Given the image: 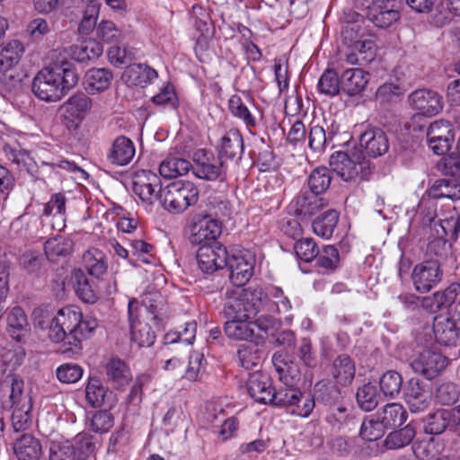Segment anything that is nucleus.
<instances>
[{
	"label": "nucleus",
	"mask_w": 460,
	"mask_h": 460,
	"mask_svg": "<svg viewBox=\"0 0 460 460\" xmlns=\"http://www.w3.org/2000/svg\"><path fill=\"white\" fill-rule=\"evenodd\" d=\"M98 326L94 318L83 319L75 306L61 308L51 320L49 337L54 342H63L64 351L78 352L82 341L86 339Z\"/></svg>",
	"instance_id": "f257e3e1"
},
{
	"label": "nucleus",
	"mask_w": 460,
	"mask_h": 460,
	"mask_svg": "<svg viewBox=\"0 0 460 460\" xmlns=\"http://www.w3.org/2000/svg\"><path fill=\"white\" fill-rule=\"evenodd\" d=\"M78 79L74 65L61 62L41 69L33 79L31 89L39 99L57 102L77 84Z\"/></svg>",
	"instance_id": "f03ea898"
},
{
	"label": "nucleus",
	"mask_w": 460,
	"mask_h": 460,
	"mask_svg": "<svg viewBox=\"0 0 460 460\" xmlns=\"http://www.w3.org/2000/svg\"><path fill=\"white\" fill-rule=\"evenodd\" d=\"M331 169L343 181H355L358 178L367 179L370 174V162L361 150L354 149L349 154L337 151L329 159Z\"/></svg>",
	"instance_id": "7ed1b4c3"
},
{
	"label": "nucleus",
	"mask_w": 460,
	"mask_h": 460,
	"mask_svg": "<svg viewBox=\"0 0 460 460\" xmlns=\"http://www.w3.org/2000/svg\"><path fill=\"white\" fill-rule=\"evenodd\" d=\"M198 189L190 181H174L167 185L159 194V202L164 209L181 213L198 200Z\"/></svg>",
	"instance_id": "20e7f679"
},
{
	"label": "nucleus",
	"mask_w": 460,
	"mask_h": 460,
	"mask_svg": "<svg viewBox=\"0 0 460 460\" xmlns=\"http://www.w3.org/2000/svg\"><path fill=\"white\" fill-rule=\"evenodd\" d=\"M245 289L234 288L225 292V303L221 314L226 321L252 319L257 314L255 304L249 300Z\"/></svg>",
	"instance_id": "39448f33"
},
{
	"label": "nucleus",
	"mask_w": 460,
	"mask_h": 460,
	"mask_svg": "<svg viewBox=\"0 0 460 460\" xmlns=\"http://www.w3.org/2000/svg\"><path fill=\"white\" fill-rule=\"evenodd\" d=\"M193 173L199 179L214 181L226 177L228 164L219 156L207 149H199L193 154Z\"/></svg>",
	"instance_id": "423d86ee"
},
{
	"label": "nucleus",
	"mask_w": 460,
	"mask_h": 460,
	"mask_svg": "<svg viewBox=\"0 0 460 460\" xmlns=\"http://www.w3.org/2000/svg\"><path fill=\"white\" fill-rule=\"evenodd\" d=\"M455 137L453 126L446 119L430 123L427 129L428 146L438 155H445L450 150Z\"/></svg>",
	"instance_id": "0eeeda50"
},
{
	"label": "nucleus",
	"mask_w": 460,
	"mask_h": 460,
	"mask_svg": "<svg viewBox=\"0 0 460 460\" xmlns=\"http://www.w3.org/2000/svg\"><path fill=\"white\" fill-rule=\"evenodd\" d=\"M443 270L437 260L425 261L415 265L411 273V280L415 289L426 293L436 287L442 279Z\"/></svg>",
	"instance_id": "6e6552de"
},
{
	"label": "nucleus",
	"mask_w": 460,
	"mask_h": 460,
	"mask_svg": "<svg viewBox=\"0 0 460 460\" xmlns=\"http://www.w3.org/2000/svg\"><path fill=\"white\" fill-rule=\"evenodd\" d=\"M140 305L138 302L132 299L128 305V322L131 330V341L139 348L151 347L155 341L156 335L150 325L139 320Z\"/></svg>",
	"instance_id": "1a4fd4ad"
},
{
	"label": "nucleus",
	"mask_w": 460,
	"mask_h": 460,
	"mask_svg": "<svg viewBox=\"0 0 460 460\" xmlns=\"http://www.w3.org/2000/svg\"><path fill=\"white\" fill-rule=\"evenodd\" d=\"M132 190L142 201L150 205L159 200V194L163 190L160 178L148 170H141L134 173Z\"/></svg>",
	"instance_id": "9d476101"
},
{
	"label": "nucleus",
	"mask_w": 460,
	"mask_h": 460,
	"mask_svg": "<svg viewBox=\"0 0 460 460\" xmlns=\"http://www.w3.org/2000/svg\"><path fill=\"white\" fill-rule=\"evenodd\" d=\"M460 425V407L439 409L427 415L424 430L428 434L439 435L447 429H456Z\"/></svg>",
	"instance_id": "9b49d317"
},
{
	"label": "nucleus",
	"mask_w": 460,
	"mask_h": 460,
	"mask_svg": "<svg viewBox=\"0 0 460 460\" xmlns=\"http://www.w3.org/2000/svg\"><path fill=\"white\" fill-rule=\"evenodd\" d=\"M408 101L413 109L420 111L414 116V121L421 119V116H435L443 109L442 97L429 89L415 90L409 95Z\"/></svg>",
	"instance_id": "f8f14e48"
},
{
	"label": "nucleus",
	"mask_w": 460,
	"mask_h": 460,
	"mask_svg": "<svg viewBox=\"0 0 460 460\" xmlns=\"http://www.w3.org/2000/svg\"><path fill=\"white\" fill-rule=\"evenodd\" d=\"M228 252L226 248L220 244L203 245L199 247L196 259L199 270L206 274L226 267Z\"/></svg>",
	"instance_id": "ddd939ff"
},
{
	"label": "nucleus",
	"mask_w": 460,
	"mask_h": 460,
	"mask_svg": "<svg viewBox=\"0 0 460 460\" xmlns=\"http://www.w3.org/2000/svg\"><path fill=\"white\" fill-rule=\"evenodd\" d=\"M402 392L404 402L413 413L425 411L430 404L431 394L427 385L418 378L407 381Z\"/></svg>",
	"instance_id": "4468645a"
},
{
	"label": "nucleus",
	"mask_w": 460,
	"mask_h": 460,
	"mask_svg": "<svg viewBox=\"0 0 460 460\" xmlns=\"http://www.w3.org/2000/svg\"><path fill=\"white\" fill-rule=\"evenodd\" d=\"M368 19L378 28H388L400 19L396 0H375L368 7Z\"/></svg>",
	"instance_id": "2eb2a0df"
},
{
	"label": "nucleus",
	"mask_w": 460,
	"mask_h": 460,
	"mask_svg": "<svg viewBox=\"0 0 460 460\" xmlns=\"http://www.w3.org/2000/svg\"><path fill=\"white\" fill-rule=\"evenodd\" d=\"M447 359L438 352L424 350L411 363L415 373L430 380L438 376L447 367Z\"/></svg>",
	"instance_id": "dca6fc26"
},
{
	"label": "nucleus",
	"mask_w": 460,
	"mask_h": 460,
	"mask_svg": "<svg viewBox=\"0 0 460 460\" xmlns=\"http://www.w3.org/2000/svg\"><path fill=\"white\" fill-rule=\"evenodd\" d=\"M360 147L364 149L365 155L377 158L387 153L389 150V140L385 132L377 127L367 126L359 137Z\"/></svg>",
	"instance_id": "f3484780"
},
{
	"label": "nucleus",
	"mask_w": 460,
	"mask_h": 460,
	"mask_svg": "<svg viewBox=\"0 0 460 460\" xmlns=\"http://www.w3.org/2000/svg\"><path fill=\"white\" fill-rule=\"evenodd\" d=\"M221 234V224L216 219L204 218L196 223L189 237L192 245L203 247V245L220 244L217 238Z\"/></svg>",
	"instance_id": "a211bd4d"
},
{
	"label": "nucleus",
	"mask_w": 460,
	"mask_h": 460,
	"mask_svg": "<svg viewBox=\"0 0 460 460\" xmlns=\"http://www.w3.org/2000/svg\"><path fill=\"white\" fill-rule=\"evenodd\" d=\"M217 155L221 160L238 164L243 154V139L238 129H230L221 138L217 146Z\"/></svg>",
	"instance_id": "6ab92c4d"
},
{
	"label": "nucleus",
	"mask_w": 460,
	"mask_h": 460,
	"mask_svg": "<svg viewBox=\"0 0 460 460\" xmlns=\"http://www.w3.org/2000/svg\"><path fill=\"white\" fill-rule=\"evenodd\" d=\"M328 200L313 192L298 194L292 202L294 213L301 219H309L320 210L328 207Z\"/></svg>",
	"instance_id": "aec40b11"
},
{
	"label": "nucleus",
	"mask_w": 460,
	"mask_h": 460,
	"mask_svg": "<svg viewBox=\"0 0 460 460\" xmlns=\"http://www.w3.org/2000/svg\"><path fill=\"white\" fill-rule=\"evenodd\" d=\"M278 371L280 372L281 370L278 368ZM279 374V379L284 383L286 387H281L278 390L273 388V393L271 394L268 404L279 407L297 404L302 398V393L295 388L296 377L295 376L288 377L286 375Z\"/></svg>",
	"instance_id": "412c9836"
},
{
	"label": "nucleus",
	"mask_w": 460,
	"mask_h": 460,
	"mask_svg": "<svg viewBox=\"0 0 460 460\" xmlns=\"http://www.w3.org/2000/svg\"><path fill=\"white\" fill-rule=\"evenodd\" d=\"M246 387L250 396L257 402L268 404L273 393L270 376L261 371L249 374Z\"/></svg>",
	"instance_id": "4be33fe9"
},
{
	"label": "nucleus",
	"mask_w": 460,
	"mask_h": 460,
	"mask_svg": "<svg viewBox=\"0 0 460 460\" xmlns=\"http://www.w3.org/2000/svg\"><path fill=\"white\" fill-rule=\"evenodd\" d=\"M230 270L229 279L235 288H242L253 273V261L252 258L247 259L244 255H227V264Z\"/></svg>",
	"instance_id": "5701e85b"
},
{
	"label": "nucleus",
	"mask_w": 460,
	"mask_h": 460,
	"mask_svg": "<svg viewBox=\"0 0 460 460\" xmlns=\"http://www.w3.org/2000/svg\"><path fill=\"white\" fill-rule=\"evenodd\" d=\"M224 331L226 336L235 341H249L257 342L263 339V334L254 332L252 319L226 321Z\"/></svg>",
	"instance_id": "b1692460"
},
{
	"label": "nucleus",
	"mask_w": 460,
	"mask_h": 460,
	"mask_svg": "<svg viewBox=\"0 0 460 460\" xmlns=\"http://www.w3.org/2000/svg\"><path fill=\"white\" fill-rule=\"evenodd\" d=\"M13 448L18 460H39L42 455L40 440L30 433L15 438Z\"/></svg>",
	"instance_id": "393cba45"
},
{
	"label": "nucleus",
	"mask_w": 460,
	"mask_h": 460,
	"mask_svg": "<svg viewBox=\"0 0 460 460\" xmlns=\"http://www.w3.org/2000/svg\"><path fill=\"white\" fill-rule=\"evenodd\" d=\"M91 108L92 100L84 93H75L62 105L65 117L77 123L85 118Z\"/></svg>",
	"instance_id": "a878e982"
},
{
	"label": "nucleus",
	"mask_w": 460,
	"mask_h": 460,
	"mask_svg": "<svg viewBox=\"0 0 460 460\" xmlns=\"http://www.w3.org/2000/svg\"><path fill=\"white\" fill-rule=\"evenodd\" d=\"M369 81V74L361 68L345 70L341 76V89L349 96L364 91Z\"/></svg>",
	"instance_id": "bb28decb"
},
{
	"label": "nucleus",
	"mask_w": 460,
	"mask_h": 460,
	"mask_svg": "<svg viewBox=\"0 0 460 460\" xmlns=\"http://www.w3.org/2000/svg\"><path fill=\"white\" fill-rule=\"evenodd\" d=\"M142 304L150 314V321L161 328L166 321L165 301L158 292H148L144 295Z\"/></svg>",
	"instance_id": "cd10ccee"
},
{
	"label": "nucleus",
	"mask_w": 460,
	"mask_h": 460,
	"mask_svg": "<svg viewBox=\"0 0 460 460\" xmlns=\"http://www.w3.org/2000/svg\"><path fill=\"white\" fill-rule=\"evenodd\" d=\"M157 72L144 64H131L123 72L122 79L129 85H140L144 87L157 78Z\"/></svg>",
	"instance_id": "c85d7f7f"
},
{
	"label": "nucleus",
	"mask_w": 460,
	"mask_h": 460,
	"mask_svg": "<svg viewBox=\"0 0 460 460\" xmlns=\"http://www.w3.org/2000/svg\"><path fill=\"white\" fill-rule=\"evenodd\" d=\"M433 331L436 341L445 346L456 345L460 339V330L445 316H437L434 319Z\"/></svg>",
	"instance_id": "c756f323"
},
{
	"label": "nucleus",
	"mask_w": 460,
	"mask_h": 460,
	"mask_svg": "<svg viewBox=\"0 0 460 460\" xmlns=\"http://www.w3.org/2000/svg\"><path fill=\"white\" fill-rule=\"evenodd\" d=\"M113 75L107 68H92L84 75V89L91 94L101 93L109 88Z\"/></svg>",
	"instance_id": "7c9ffc66"
},
{
	"label": "nucleus",
	"mask_w": 460,
	"mask_h": 460,
	"mask_svg": "<svg viewBox=\"0 0 460 460\" xmlns=\"http://www.w3.org/2000/svg\"><path fill=\"white\" fill-rule=\"evenodd\" d=\"M376 413L386 429L402 426L408 418V412L405 408L396 402L385 404Z\"/></svg>",
	"instance_id": "2f4dec72"
},
{
	"label": "nucleus",
	"mask_w": 460,
	"mask_h": 460,
	"mask_svg": "<svg viewBox=\"0 0 460 460\" xmlns=\"http://www.w3.org/2000/svg\"><path fill=\"white\" fill-rule=\"evenodd\" d=\"M134 155L135 146L133 142L129 138L120 136L113 141L108 158L112 164L126 165Z\"/></svg>",
	"instance_id": "473e14b6"
},
{
	"label": "nucleus",
	"mask_w": 460,
	"mask_h": 460,
	"mask_svg": "<svg viewBox=\"0 0 460 460\" xmlns=\"http://www.w3.org/2000/svg\"><path fill=\"white\" fill-rule=\"evenodd\" d=\"M416 436L415 426L410 422L402 428L392 430L384 441L387 450H397L409 446Z\"/></svg>",
	"instance_id": "72a5a7b5"
},
{
	"label": "nucleus",
	"mask_w": 460,
	"mask_h": 460,
	"mask_svg": "<svg viewBox=\"0 0 460 460\" xmlns=\"http://www.w3.org/2000/svg\"><path fill=\"white\" fill-rule=\"evenodd\" d=\"M332 376L341 385L351 384L355 377V365L352 359L348 355H339L333 360Z\"/></svg>",
	"instance_id": "f704fd0d"
},
{
	"label": "nucleus",
	"mask_w": 460,
	"mask_h": 460,
	"mask_svg": "<svg viewBox=\"0 0 460 460\" xmlns=\"http://www.w3.org/2000/svg\"><path fill=\"white\" fill-rule=\"evenodd\" d=\"M74 248V242L67 237L58 235L49 239L44 245L45 255L50 261L69 256Z\"/></svg>",
	"instance_id": "c9c22d12"
},
{
	"label": "nucleus",
	"mask_w": 460,
	"mask_h": 460,
	"mask_svg": "<svg viewBox=\"0 0 460 460\" xmlns=\"http://www.w3.org/2000/svg\"><path fill=\"white\" fill-rule=\"evenodd\" d=\"M429 196L432 199L447 198L460 199V182L455 179H438L429 188Z\"/></svg>",
	"instance_id": "e433bc0d"
},
{
	"label": "nucleus",
	"mask_w": 460,
	"mask_h": 460,
	"mask_svg": "<svg viewBox=\"0 0 460 460\" xmlns=\"http://www.w3.org/2000/svg\"><path fill=\"white\" fill-rule=\"evenodd\" d=\"M103 52L102 45L96 40L88 39L71 47V57L78 62L98 58Z\"/></svg>",
	"instance_id": "4c0bfd02"
},
{
	"label": "nucleus",
	"mask_w": 460,
	"mask_h": 460,
	"mask_svg": "<svg viewBox=\"0 0 460 460\" xmlns=\"http://www.w3.org/2000/svg\"><path fill=\"white\" fill-rule=\"evenodd\" d=\"M339 217L335 209H328L321 214L312 223L314 234L324 239L331 238L339 222Z\"/></svg>",
	"instance_id": "58836bf2"
},
{
	"label": "nucleus",
	"mask_w": 460,
	"mask_h": 460,
	"mask_svg": "<svg viewBox=\"0 0 460 460\" xmlns=\"http://www.w3.org/2000/svg\"><path fill=\"white\" fill-rule=\"evenodd\" d=\"M7 332L10 336L19 341L28 332L29 323L23 310L15 306L10 310L6 318Z\"/></svg>",
	"instance_id": "ea45409f"
},
{
	"label": "nucleus",
	"mask_w": 460,
	"mask_h": 460,
	"mask_svg": "<svg viewBox=\"0 0 460 460\" xmlns=\"http://www.w3.org/2000/svg\"><path fill=\"white\" fill-rule=\"evenodd\" d=\"M12 426L15 432L25 431L31 425L32 400L24 398L21 405L12 406Z\"/></svg>",
	"instance_id": "a19ab883"
},
{
	"label": "nucleus",
	"mask_w": 460,
	"mask_h": 460,
	"mask_svg": "<svg viewBox=\"0 0 460 460\" xmlns=\"http://www.w3.org/2000/svg\"><path fill=\"white\" fill-rule=\"evenodd\" d=\"M85 270L92 277L100 279L107 271L105 255L98 249L88 250L83 255Z\"/></svg>",
	"instance_id": "79ce46f5"
},
{
	"label": "nucleus",
	"mask_w": 460,
	"mask_h": 460,
	"mask_svg": "<svg viewBox=\"0 0 460 460\" xmlns=\"http://www.w3.org/2000/svg\"><path fill=\"white\" fill-rule=\"evenodd\" d=\"M314 396L316 402L334 406L341 399V392L337 385L329 381H320L314 385Z\"/></svg>",
	"instance_id": "37998d69"
},
{
	"label": "nucleus",
	"mask_w": 460,
	"mask_h": 460,
	"mask_svg": "<svg viewBox=\"0 0 460 460\" xmlns=\"http://www.w3.org/2000/svg\"><path fill=\"white\" fill-rule=\"evenodd\" d=\"M192 169V164L186 159L168 157L159 166V172L164 178H176L185 175Z\"/></svg>",
	"instance_id": "c03bdc74"
},
{
	"label": "nucleus",
	"mask_w": 460,
	"mask_h": 460,
	"mask_svg": "<svg viewBox=\"0 0 460 460\" xmlns=\"http://www.w3.org/2000/svg\"><path fill=\"white\" fill-rule=\"evenodd\" d=\"M356 400L360 409L365 411L374 410L379 400V393L376 385L372 383H367L358 388Z\"/></svg>",
	"instance_id": "a18cd8bd"
},
{
	"label": "nucleus",
	"mask_w": 460,
	"mask_h": 460,
	"mask_svg": "<svg viewBox=\"0 0 460 460\" xmlns=\"http://www.w3.org/2000/svg\"><path fill=\"white\" fill-rule=\"evenodd\" d=\"M380 420L377 413L366 417L360 425V438L367 441H375L382 438L386 429Z\"/></svg>",
	"instance_id": "49530a36"
},
{
	"label": "nucleus",
	"mask_w": 460,
	"mask_h": 460,
	"mask_svg": "<svg viewBox=\"0 0 460 460\" xmlns=\"http://www.w3.org/2000/svg\"><path fill=\"white\" fill-rule=\"evenodd\" d=\"M335 134L333 130L326 133L324 128L321 126L312 127L308 136V146L310 149L315 153L323 152L325 148L332 143Z\"/></svg>",
	"instance_id": "de8ad7c7"
},
{
	"label": "nucleus",
	"mask_w": 460,
	"mask_h": 460,
	"mask_svg": "<svg viewBox=\"0 0 460 460\" xmlns=\"http://www.w3.org/2000/svg\"><path fill=\"white\" fill-rule=\"evenodd\" d=\"M74 288L77 296L85 303H94L97 295L89 283L84 271L80 269L73 271Z\"/></svg>",
	"instance_id": "09e8293b"
},
{
	"label": "nucleus",
	"mask_w": 460,
	"mask_h": 460,
	"mask_svg": "<svg viewBox=\"0 0 460 460\" xmlns=\"http://www.w3.org/2000/svg\"><path fill=\"white\" fill-rule=\"evenodd\" d=\"M228 109L231 114L241 119L247 128H254L257 125L254 115L248 106L244 104L240 96H231L228 101Z\"/></svg>",
	"instance_id": "8fccbe9b"
},
{
	"label": "nucleus",
	"mask_w": 460,
	"mask_h": 460,
	"mask_svg": "<svg viewBox=\"0 0 460 460\" xmlns=\"http://www.w3.org/2000/svg\"><path fill=\"white\" fill-rule=\"evenodd\" d=\"M108 389L103 386L97 377H90L85 387V397L88 403L93 408L102 407L104 404Z\"/></svg>",
	"instance_id": "3c124183"
},
{
	"label": "nucleus",
	"mask_w": 460,
	"mask_h": 460,
	"mask_svg": "<svg viewBox=\"0 0 460 460\" xmlns=\"http://www.w3.org/2000/svg\"><path fill=\"white\" fill-rule=\"evenodd\" d=\"M332 181L331 172L326 167H317L308 177L310 192L320 195L324 193L330 187Z\"/></svg>",
	"instance_id": "603ef678"
},
{
	"label": "nucleus",
	"mask_w": 460,
	"mask_h": 460,
	"mask_svg": "<svg viewBox=\"0 0 460 460\" xmlns=\"http://www.w3.org/2000/svg\"><path fill=\"white\" fill-rule=\"evenodd\" d=\"M402 377L394 370L386 371L379 380L380 389L385 396L394 398L402 390Z\"/></svg>",
	"instance_id": "864d4df0"
},
{
	"label": "nucleus",
	"mask_w": 460,
	"mask_h": 460,
	"mask_svg": "<svg viewBox=\"0 0 460 460\" xmlns=\"http://www.w3.org/2000/svg\"><path fill=\"white\" fill-rule=\"evenodd\" d=\"M4 385L9 391V399L11 401V407L15 406L16 404L21 405L24 400V398L31 399L29 394H24V383L23 380L15 375H9L5 377L4 381Z\"/></svg>",
	"instance_id": "5fc2aeb1"
},
{
	"label": "nucleus",
	"mask_w": 460,
	"mask_h": 460,
	"mask_svg": "<svg viewBox=\"0 0 460 460\" xmlns=\"http://www.w3.org/2000/svg\"><path fill=\"white\" fill-rule=\"evenodd\" d=\"M3 150L5 156L10 161L19 166L24 167L26 171L32 176L35 175L36 171L34 170V166L31 164L32 159L27 151L19 149L11 146L10 144H4Z\"/></svg>",
	"instance_id": "6e6d98bb"
},
{
	"label": "nucleus",
	"mask_w": 460,
	"mask_h": 460,
	"mask_svg": "<svg viewBox=\"0 0 460 460\" xmlns=\"http://www.w3.org/2000/svg\"><path fill=\"white\" fill-rule=\"evenodd\" d=\"M318 89L321 93L335 96L341 88V78L333 69H326L318 81Z\"/></svg>",
	"instance_id": "4d7b16f0"
},
{
	"label": "nucleus",
	"mask_w": 460,
	"mask_h": 460,
	"mask_svg": "<svg viewBox=\"0 0 460 460\" xmlns=\"http://www.w3.org/2000/svg\"><path fill=\"white\" fill-rule=\"evenodd\" d=\"M70 444L75 448L76 460H86L95 449L93 437L86 433L77 434L70 440Z\"/></svg>",
	"instance_id": "13d9d810"
},
{
	"label": "nucleus",
	"mask_w": 460,
	"mask_h": 460,
	"mask_svg": "<svg viewBox=\"0 0 460 460\" xmlns=\"http://www.w3.org/2000/svg\"><path fill=\"white\" fill-rule=\"evenodd\" d=\"M106 375L117 385H123L129 380V369L119 358H111L106 365Z\"/></svg>",
	"instance_id": "bf43d9fd"
},
{
	"label": "nucleus",
	"mask_w": 460,
	"mask_h": 460,
	"mask_svg": "<svg viewBox=\"0 0 460 460\" xmlns=\"http://www.w3.org/2000/svg\"><path fill=\"white\" fill-rule=\"evenodd\" d=\"M45 257L39 252L31 251L20 258V264L29 273L40 276L45 266Z\"/></svg>",
	"instance_id": "052dcab7"
},
{
	"label": "nucleus",
	"mask_w": 460,
	"mask_h": 460,
	"mask_svg": "<svg viewBox=\"0 0 460 460\" xmlns=\"http://www.w3.org/2000/svg\"><path fill=\"white\" fill-rule=\"evenodd\" d=\"M240 365L245 369H251L260 365L261 351L253 345H242L237 350Z\"/></svg>",
	"instance_id": "680f3d73"
},
{
	"label": "nucleus",
	"mask_w": 460,
	"mask_h": 460,
	"mask_svg": "<svg viewBox=\"0 0 460 460\" xmlns=\"http://www.w3.org/2000/svg\"><path fill=\"white\" fill-rule=\"evenodd\" d=\"M49 460H76L75 448L70 440L50 443Z\"/></svg>",
	"instance_id": "e2e57ef3"
},
{
	"label": "nucleus",
	"mask_w": 460,
	"mask_h": 460,
	"mask_svg": "<svg viewBox=\"0 0 460 460\" xmlns=\"http://www.w3.org/2000/svg\"><path fill=\"white\" fill-rule=\"evenodd\" d=\"M297 358L307 367H314L317 364L316 353L310 339L302 338L295 352Z\"/></svg>",
	"instance_id": "0e129e2a"
},
{
	"label": "nucleus",
	"mask_w": 460,
	"mask_h": 460,
	"mask_svg": "<svg viewBox=\"0 0 460 460\" xmlns=\"http://www.w3.org/2000/svg\"><path fill=\"white\" fill-rule=\"evenodd\" d=\"M295 251L298 258L305 262H310L319 254L316 243L313 238H302L296 242Z\"/></svg>",
	"instance_id": "69168bd1"
},
{
	"label": "nucleus",
	"mask_w": 460,
	"mask_h": 460,
	"mask_svg": "<svg viewBox=\"0 0 460 460\" xmlns=\"http://www.w3.org/2000/svg\"><path fill=\"white\" fill-rule=\"evenodd\" d=\"M96 36L105 43H118L122 38V33L113 22L102 21L96 27Z\"/></svg>",
	"instance_id": "338daca9"
},
{
	"label": "nucleus",
	"mask_w": 460,
	"mask_h": 460,
	"mask_svg": "<svg viewBox=\"0 0 460 460\" xmlns=\"http://www.w3.org/2000/svg\"><path fill=\"white\" fill-rule=\"evenodd\" d=\"M26 31L32 41L39 42L51 32V26L46 19L36 17L30 21Z\"/></svg>",
	"instance_id": "774afa93"
}]
</instances>
